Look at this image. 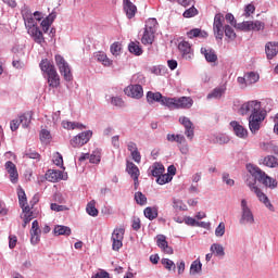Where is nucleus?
I'll return each mask as SVG.
<instances>
[{"mask_svg":"<svg viewBox=\"0 0 278 278\" xmlns=\"http://www.w3.org/2000/svg\"><path fill=\"white\" fill-rule=\"evenodd\" d=\"M125 238V228H115L113 230L111 240L113 251H119L123 249V239Z\"/></svg>","mask_w":278,"mask_h":278,"instance_id":"9","label":"nucleus"},{"mask_svg":"<svg viewBox=\"0 0 278 278\" xmlns=\"http://www.w3.org/2000/svg\"><path fill=\"white\" fill-rule=\"evenodd\" d=\"M157 27V20L155 18H149L147 22H146V30L148 31H153L155 34V29Z\"/></svg>","mask_w":278,"mask_h":278,"instance_id":"49","label":"nucleus"},{"mask_svg":"<svg viewBox=\"0 0 278 278\" xmlns=\"http://www.w3.org/2000/svg\"><path fill=\"white\" fill-rule=\"evenodd\" d=\"M53 163L55 164V166H64V159L62 157V154H60V152L54 153Z\"/></svg>","mask_w":278,"mask_h":278,"instance_id":"56","label":"nucleus"},{"mask_svg":"<svg viewBox=\"0 0 278 278\" xmlns=\"http://www.w3.org/2000/svg\"><path fill=\"white\" fill-rule=\"evenodd\" d=\"M126 172L130 175L131 179L140 177V168H138L134 162H127Z\"/></svg>","mask_w":278,"mask_h":278,"instance_id":"28","label":"nucleus"},{"mask_svg":"<svg viewBox=\"0 0 278 278\" xmlns=\"http://www.w3.org/2000/svg\"><path fill=\"white\" fill-rule=\"evenodd\" d=\"M130 155L136 164H140V162H142V155L140 154V151L136 150L135 152H130Z\"/></svg>","mask_w":278,"mask_h":278,"instance_id":"59","label":"nucleus"},{"mask_svg":"<svg viewBox=\"0 0 278 278\" xmlns=\"http://www.w3.org/2000/svg\"><path fill=\"white\" fill-rule=\"evenodd\" d=\"M178 50L180 51L185 60H192V58H194V53L192 52V46H190V42L188 41H181L178 45Z\"/></svg>","mask_w":278,"mask_h":278,"instance_id":"15","label":"nucleus"},{"mask_svg":"<svg viewBox=\"0 0 278 278\" xmlns=\"http://www.w3.org/2000/svg\"><path fill=\"white\" fill-rule=\"evenodd\" d=\"M46 179L52 184H55V181H60V179H62V172L58 169H49L46 173Z\"/></svg>","mask_w":278,"mask_h":278,"instance_id":"24","label":"nucleus"},{"mask_svg":"<svg viewBox=\"0 0 278 278\" xmlns=\"http://www.w3.org/2000/svg\"><path fill=\"white\" fill-rule=\"evenodd\" d=\"M54 236H71L72 230L68 226L58 225L53 229Z\"/></svg>","mask_w":278,"mask_h":278,"instance_id":"31","label":"nucleus"},{"mask_svg":"<svg viewBox=\"0 0 278 278\" xmlns=\"http://www.w3.org/2000/svg\"><path fill=\"white\" fill-rule=\"evenodd\" d=\"M249 113H251L250 116H257L260 114H264V112H262V102L257 100H252L243 103L239 109V114L241 116H245V114Z\"/></svg>","mask_w":278,"mask_h":278,"instance_id":"3","label":"nucleus"},{"mask_svg":"<svg viewBox=\"0 0 278 278\" xmlns=\"http://www.w3.org/2000/svg\"><path fill=\"white\" fill-rule=\"evenodd\" d=\"M156 244L157 247L163 250L167 255H173L174 251L170 245H168V241H166V236L159 235L156 237Z\"/></svg>","mask_w":278,"mask_h":278,"instance_id":"17","label":"nucleus"},{"mask_svg":"<svg viewBox=\"0 0 278 278\" xmlns=\"http://www.w3.org/2000/svg\"><path fill=\"white\" fill-rule=\"evenodd\" d=\"M123 5H124V12L127 18L129 20L134 18V16H136V13L138 12V8L136 7V4H134L131 0H124Z\"/></svg>","mask_w":278,"mask_h":278,"instance_id":"19","label":"nucleus"},{"mask_svg":"<svg viewBox=\"0 0 278 278\" xmlns=\"http://www.w3.org/2000/svg\"><path fill=\"white\" fill-rule=\"evenodd\" d=\"M91 278H110V274L105 270H101L97 273L94 276H92Z\"/></svg>","mask_w":278,"mask_h":278,"instance_id":"64","label":"nucleus"},{"mask_svg":"<svg viewBox=\"0 0 278 278\" xmlns=\"http://www.w3.org/2000/svg\"><path fill=\"white\" fill-rule=\"evenodd\" d=\"M48 86L50 88H60V74L54 72L52 74H48Z\"/></svg>","mask_w":278,"mask_h":278,"instance_id":"26","label":"nucleus"},{"mask_svg":"<svg viewBox=\"0 0 278 278\" xmlns=\"http://www.w3.org/2000/svg\"><path fill=\"white\" fill-rule=\"evenodd\" d=\"M62 127L64 129H86V126H84V124H79L77 122H68V121H63Z\"/></svg>","mask_w":278,"mask_h":278,"instance_id":"35","label":"nucleus"},{"mask_svg":"<svg viewBox=\"0 0 278 278\" xmlns=\"http://www.w3.org/2000/svg\"><path fill=\"white\" fill-rule=\"evenodd\" d=\"M197 14H199V10H197L194 7H191L184 12L182 16L185 18H192L193 16H197Z\"/></svg>","mask_w":278,"mask_h":278,"instance_id":"52","label":"nucleus"},{"mask_svg":"<svg viewBox=\"0 0 278 278\" xmlns=\"http://www.w3.org/2000/svg\"><path fill=\"white\" fill-rule=\"evenodd\" d=\"M223 23H225V15L223 13L215 14L214 23H213V31L216 38L219 40H223L225 36V26H223Z\"/></svg>","mask_w":278,"mask_h":278,"instance_id":"7","label":"nucleus"},{"mask_svg":"<svg viewBox=\"0 0 278 278\" xmlns=\"http://www.w3.org/2000/svg\"><path fill=\"white\" fill-rule=\"evenodd\" d=\"M128 50L130 53H134V55H142V48L140 47V42L131 41L128 45Z\"/></svg>","mask_w":278,"mask_h":278,"instance_id":"42","label":"nucleus"},{"mask_svg":"<svg viewBox=\"0 0 278 278\" xmlns=\"http://www.w3.org/2000/svg\"><path fill=\"white\" fill-rule=\"evenodd\" d=\"M203 270V264H201L200 260H195L191 263L190 266V275H199Z\"/></svg>","mask_w":278,"mask_h":278,"instance_id":"41","label":"nucleus"},{"mask_svg":"<svg viewBox=\"0 0 278 278\" xmlns=\"http://www.w3.org/2000/svg\"><path fill=\"white\" fill-rule=\"evenodd\" d=\"M255 12V5H253V4H248L247 7H245V14H244V16L247 17V18H249V16H251V14H253Z\"/></svg>","mask_w":278,"mask_h":278,"instance_id":"62","label":"nucleus"},{"mask_svg":"<svg viewBox=\"0 0 278 278\" xmlns=\"http://www.w3.org/2000/svg\"><path fill=\"white\" fill-rule=\"evenodd\" d=\"M17 197L20 207H27V194H25V190H23V188L17 189Z\"/></svg>","mask_w":278,"mask_h":278,"instance_id":"44","label":"nucleus"},{"mask_svg":"<svg viewBox=\"0 0 278 278\" xmlns=\"http://www.w3.org/2000/svg\"><path fill=\"white\" fill-rule=\"evenodd\" d=\"M264 27H266V24L260 21H245L237 24V29L241 31H262Z\"/></svg>","mask_w":278,"mask_h":278,"instance_id":"6","label":"nucleus"},{"mask_svg":"<svg viewBox=\"0 0 278 278\" xmlns=\"http://www.w3.org/2000/svg\"><path fill=\"white\" fill-rule=\"evenodd\" d=\"M164 170H165L164 165L157 162L150 167V173L152 177H156V178H159L160 175L164 174Z\"/></svg>","mask_w":278,"mask_h":278,"instance_id":"29","label":"nucleus"},{"mask_svg":"<svg viewBox=\"0 0 278 278\" xmlns=\"http://www.w3.org/2000/svg\"><path fill=\"white\" fill-rule=\"evenodd\" d=\"M245 78H247L248 86H251V85L257 84V81H260V74H257L255 72H249L245 74Z\"/></svg>","mask_w":278,"mask_h":278,"instance_id":"43","label":"nucleus"},{"mask_svg":"<svg viewBox=\"0 0 278 278\" xmlns=\"http://www.w3.org/2000/svg\"><path fill=\"white\" fill-rule=\"evenodd\" d=\"M167 141L184 144L186 142V137L184 135L167 134Z\"/></svg>","mask_w":278,"mask_h":278,"instance_id":"40","label":"nucleus"},{"mask_svg":"<svg viewBox=\"0 0 278 278\" xmlns=\"http://www.w3.org/2000/svg\"><path fill=\"white\" fill-rule=\"evenodd\" d=\"M216 238H223L225 236V223H219V225L215 229Z\"/></svg>","mask_w":278,"mask_h":278,"instance_id":"57","label":"nucleus"},{"mask_svg":"<svg viewBox=\"0 0 278 278\" xmlns=\"http://www.w3.org/2000/svg\"><path fill=\"white\" fill-rule=\"evenodd\" d=\"M55 64L65 81H73V72H71V65L61 54H55L54 56Z\"/></svg>","mask_w":278,"mask_h":278,"instance_id":"4","label":"nucleus"},{"mask_svg":"<svg viewBox=\"0 0 278 278\" xmlns=\"http://www.w3.org/2000/svg\"><path fill=\"white\" fill-rule=\"evenodd\" d=\"M96 58L98 62H101V64H103V66H112L113 64V61L108 58V54H105V52H98L96 54Z\"/></svg>","mask_w":278,"mask_h":278,"instance_id":"36","label":"nucleus"},{"mask_svg":"<svg viewBox=\"0 0 278 278\" xmlns=\"http://www.w3.org/2000/svg\"><path fill=\"white\" fill-rule=\"evenodd\" d=\"M135 201L138 205H147V195L138 191L135 193Z\"/></svg>","mask_w":278,"mask_h":278,"instance_id":"51","label":"nucleus"},{"mask_svg":"<svg viewBox=\"0 0 278 278\" xmlns=\"http://www.w3.org/2000/svg\"><path fill=\"white\" fill-rule=\"evenodd\" d=\"M86 212L89 214V216H99V210H97V201L91 200L87 204Z\"/></svg>","mask_w":278,"mask_h":278,"instance_id":"39","label":"nucleus"},{"mask_svg":"<svg viewBox=\"0 0 278 278\" xmlns=\"http://www.w3.org/2000/svg\"><path fill=\"white\" fill-rule=\"evenodd\" d=\"M225 87H216L206 97V99H220L225 94Z\"/></svg>","mask_w":278,"mask_h":278,"instance_id":"34","label":"nucleus"},{"mask_svg":"<svg viewBox=\"0 0 278 278\" xmlns=\"http://www.w3.org/2000/svg\"><path fill=\"white\" fill-rule=\"evenodd\" d=\"M18 242V239L16 236H10L9 237V249H14L16 247V243Z\"/></svg>","mask_w":278,"mask_h":278,"instance_id":"63","label":"nucleus"},{"mask_svg":"<svg viewBox=\"0 0 278 278\" xmlns=\"http://www.w3.org/2000/svg\"><path fill=\"white\" fill-rule=\"evenodd\" d=\"M266 118V114L261 113L258 115H250L249 116V128L251 134H256L262 128V123Z\"/></svg>","mask_w":278,"mask_h":278,"instance_id":"10","label":"nucleus"},{"mask_svg":"<svg viewBox=\"0 0 278 278\" xmlns=\"http://www.w3.org/2000/svg\"><path fill=\"white\" fill-rule=\"evenodd\" d=\"M211 251L218 255L219 257H223L225 255V248L218 243H214L211 245Z\"/></svg>","mask_w":278,"mask_h":278,"instance_id":"47","label":"nucleus"},{"mask_svg":"<svg viewBox=\"0 0 278 278\" xmlns=\"http://www.w3.org/2000/svg\"><path fill=\"white\" fill-rule=\"evenodd\" d=\"M39 67L47 76L58 72V70H55V65H53L49 59L41 60Z\"/></svg>","mask_w":278,"mask_h":278,"instance_id":"21","label":"nucleus"},{"mask_svg":"<svg viewBox=\"0 0 278 278\" xmlns=\"http://www.w3.org/2000/svg\"><path fill=\"white\" fill-rule=\"evenodd\" d=\"M153 40H155V33L144 29L143 36L141 38L142 45H153Z\"/></svg>","mask_w":278,"mask_h":278,"instance_id":"33","label":"nucleus"},{"mask_svg":"<svg viewBox=\"0 0 278 278\" xmlns=\"http://www.w3.org/2000/svg\"><path fill=\"white\" fill-rule=\"evenodd\" d=\"M18 121L22 127H29V124L31 123V115H29V113L23 114L20 116Z\"/></svg>","mask_w":278,"mask_h":278,"instance_id":"48","label":"nucleus"},{"mask_svg":"<svg viewBox=\"0 0 278 278\" xmlns=\"http://www.w3.org/2000/svg\"><path fill=\"white\" fill-rule=\"evenodd\" d=\"M169 181H173L170 174H162L156 178V184L160 186H164V184H168Z\"/></svg>","mask_w":278,"mask_h":278,"instance_id":"46","label":"nucleus"},{"mask_svg":"<svg viewBox=\"0 0 278 278\" xmlns=\"http://www.w3.org/2000/svg\"><path fill=\"white\" fill-rule=\"evenodd\" d=\"M223 181L227 185V186H233L236 184V181L231 178H229V174L224 173L223 174Z\"/></svg>","mask_w":278,"mask_h":278,"instance_id":"61","label":"nucleus"},{"mask_svg":"<svg viewBox=\"0 0 278 278\" xmlns=\"http://www.w3.org/2000/svg\"><path fill=\"white\" fill-rule=\"evenodd\" d=\"M51 138V132L47 129H42L40 132V140L41 142H45L46 140H49Z\"/></svg>","mask_w":278,"mask_h":278,"instance_id":"60","label":"nucleus"},{"mask_svg":"<svg viewBox=\"0 0 278 278\" xmlns=\"http://www.w3.org/2000/svg\"><path fill=\"white\" fill-rule=\"evenodd\" d=\"M4 167L9 174L11 182L16 184L18 181V170L16 169V165L12 161H8L4 164Z\"/></svg>","mask_w":278,"mask_h":278,"instance_id":"16","label":"nucleus"},{"mask_svg":"<svg viewBox=\"0 0 278 278\" xmlns=\"http://www.w3.org/2000/svg\"><path fill=\"white\" fill-rule=\"evenodd\" d=\"M53 21H55V15H53V14H50L49 16H47L46 18L42 20L41 27H42L45 34H47V31H49V27H51V25H53Z\"/></svg>","mask_w":278,"mask_h":278,"instance_id":"37","label":"nucleus"},{"mask_svg":"<svg viewBox=\"0 0 278 278\" xmlns=\"http://www.w3.org/2000/svg\"><path fill=\"white\" fill-rule=\"evenodd\" d=\"M161 264L166 268V270H175V262L170 261L169 258H162Z\"/></svg>","mask_w":278,"mask_h":278,"instance_id":"54","label":"nucleus"},{"mask_svg":"<svg viewBox=\"0 0 278 278\" xmlns=\"http://www.w3.org/2000/svg\"><path fill=\"white\" fill-rule=\"evenodd\" d=\"M111 103L115 108H124L125 106V101H123V98H121V97H112L111 98Z\"/></svg>","mask_w":278,"mask_h":278,"instance_id":"55","label":"nucleus"},{"mask_svg":"<svg viewBox=\"0 0 278 278\" xmlns=\"http://www.w3.org/2000/svg\"><path fill=\"white\" fill-rule=\"evenodd\" d=\"M124 92L131 99H142L144 97V90L140 85H130L124 89Z\"/></svg>","mask_w":278,"mask_h":278,"instance_id":"12","label":"nucleus"},{"mask_svg":"<svg viewBox=\"0 0 278 278\" xmlns=\"http://www.w3.org/2000/svg\"><path fill=\"white\" fill-rule=\"evenodd\" d=\"M110 51H111L112 55H114L115 58H118V55L123 51V45L118 41H115L111 45Z\"/></svg>","mask_w":278,"mask_h":278,"instance_id":"45","label":"nucleus"},{"mask_svg":"<svg viewBox=\"0 0 278 278\" xmlns=\"http://www.w3.org/2000/svg\"><path fill=\"white\" fill-rule=\"evenodd\" d=\"M255 223V216H253V211L249 207V203L245 199L241 200V225H253Z\"/></svg>","mask_w":278,"mask_h":278,"instance_id":"5","label":"nucleus"},{"mask_svg":"<svg viewBox=\"0 0 278 278\" xmlns=\"http://www.w3.org/2000/svg\"><path fill=\"white\" fill-rule=\"evenodd\" d=\"M230 127H232L233 132L238 138H247V136H249V131L237 121L230 122Z\"/></svg>","mask_w":278,"mask_h":278,"instance_id":"22","label":"nucleus"},{"mask_svg":"<svg viewBox=\"0 0 278 278\" xmlns=\"http://www.w3.org/2000/svg\"><path fill=\"white\" fill-rule=\"evenodd\" d=\"M178 122L182 127H185V136L188 138V140H193L194 139V124L190 118L186 116H180Z\"/></svg>","mask_w":278,"mask_h":278,"instance_id":"11","label":"nucleus"},{"mask_svg":"<svg viewBox=\"0 0 278 278\" xmlns=\"http://www.w3.org/2000/svg\"><path fill=\"white\" fill-rule=\"evenodd\" d=\"M41 233H42V230L40 229V225L38 224V220L35 219L30 228V243L38 244V242H40Z\"/></svg>","mask_w":278,"mask_h":278,"instance_id":"14","label":"nucleus"},{"mask_svg":"<svg viewBox=\"0 0 278 278\" xmlns=\"http://www.w3.org/2000/svg\"><path fill=\"white\" fill-rule=\"evenodd\" d=\"M22 16L27 27V31L29 30L30 27H38V25H36V20H34V16L29 12V10H22Z\"/></svg>","mask_w":278,"mask_h":278,"instance_id":"23","label":"nucleus"},{"mask_svg":"<svg viewBox=\"0 0 278 278\" xmlns=\"http://www.w3.org/2000/svg\"><path fill=\"white\" fill-rule=\"evenodd\" d=\"M143 214L149 220H155L157 218V207L148 206L144 208Z\"/></svg>","mask_w":278,"mask_h":278,"instance_id":"38","label":"nucleus"},{"mask_svg":"<svg viewBox=\"0 0 278 278\" xmlns=\"http://www.w3.org/2000/svg\"><path fill=\"white\" fill-rule=\"evenodd\" d=\"M262 164L267 166L268 168H277L278 166V159L277 156L267 155L263 159Z\"/></svg>","mask_w":278,"mask_h":278,"instance_id":"30","label":"nucleus"},{"mask_svg":"<svg viewBox=\"0 0 278 278\" xmlns=\"http://www.w3.org/2000/svg\"><path fill=\"white\" fill-rule=\"evenodd\" d=\"M265 53L267 55V60H273L276 58L278 53V42L277 41H269L265 45Z\"/></svg>","mask_w":278,"mask_h":278,"instance_id":"20","label":"nucleus"},{"mask_svg":"<svg viewBox=\"0 0 278 278\" xmlns=\"http://www.w3.org/2000/svg\"><path fill=\"white\" fill-rule=\"evenodd\" d=\"M23 210V227H27L28 223H31V220L34 219V212H31V210L29 208V205H26L24 207H22Z\"/></svg>","mask_w":278,"mask_h":278,"instance_id":"27","label":"nucleus"},{"mask_svg":"<svg viewBox=\"0 0 278 278\" xmlns=\"http://www.w3.org/2000/svg\"><path fill=\"white\" fill-rule=\"evenodd\" d=\"M168 97L162 96L160 92H153L148 91L147 92V101L148 103H161V105H165V108H168V103H166V100H168Z\"/></svg>","mask_w":278,"mask_h":278,"instance_id":"13","label":"nucleus"},{"mask_svg":"<svg viewBox=\"0 0 278 278\" xmlns=\"http://www.w3.org/2000/svg\"><path fill=\"white\" fill-rule=\"evenodd\" d=\"M168 110H190L194 101L190 97L169 98L165 100Z\"/></svg>","mask_w":278,"mask_h":278,"instance_id":"2","label":"nucleus"},{"mask_svg":"<svg viewBox=\"0 0 278 278\" xmlns=\"http://www.w3.org/2000/svg\"><path fill=\"white\" fill-rule=\"evenodd\" d=\"M188 38H207V31L200 28H193L187 33Z\"/></svg>","mask_w":278,"mask_h":278,"instance_id":"32","label":"nucleus"},{"mask_svg":"<svg viewBox=\"0 0 278 278\" xmlns=\"http://www.w3.org/2000/svg\"><path fill=\"white\" fill-rule=\"evenodd\" d=\"M224 33L226 38H229V40H236V31L231 26L229 25L224 26Z\"/></svg>","mask_w":278,"mask_h":278,"instance_id":"50","label":"nucleus"},{"mask_svg":"<svg viewBox=\"0 0 278 278\" xmlns=\"http://www.w3.org/2000/svg\"><path fill=\"white\" fill-rule=\"evenodd\" d=\"M90 164H99L101 162V152L93 151L91 155H89Z\"/></svg>","mask_w":278,"mask_h":278,"instance_id":"53","label":"nucleus"},{"mask_svg":"<svg viewBox=\"0 0 278 278\" xmlns=\"http://www.w3.org/2000/svg\"><path fill=\"white\" fill-rule=\"evenodd\" d=\"M247 170L250 173V175H252V177H249L245 181L251 192H254L258 201H261V203H264V205L267 206L270 212H275V206H273V203H270L268 197L265 195V193L262 192V189H260L255 185L257 184V181H260V184H263L265 188L275 190V188H277L278 186L277 179L268 176L266 172L262 170V168L257 167V165L251 163L247 165Z\"/></svg>","mask_w":278,"mask_h":278,"instance_id":"1","label":"nucleus"},{"mask_svg":"<svg viewBox=\"0 0 278 278\" xmlns=\"http://www.w3.org/2000/svg\"><path fill=\"white\" fill-rule=\"evenodd\" d=\"M201 53L204 55L206 62H216L218 60V55L213 49L201 48Z\"/></svg>","mask_w":278,"mask_h":278,"instance_id":"25","label":"nucleus"},{"mask_svg":"<svg viewBox=\"0 0 278 278\" xmlns=\"http://www.w3.org/2000/svg\"><path fill=\"white\" fill-rule=\"evenodd\" d=\"M27 31L29 36L33 37L34 41L37 42V45H42V42H45V36L38 26H33L28 28Z\"/></svg>","mask_w":278,"mask_h":278,"instance_id":"18","label":"nucleus"},{"mask_svg":"<svg viewBox=\"0 0 278 278\" xmlns=\"http://www.w3.org/2000/svg\"><path fill=\"white\" fill-rule=\"evenodd\" d=\"M90 138H92L91 130L83 131L71 140V144L74 149H79L84 147V144H88V142H90Z\"/></svg>","mask_w":278,"mask_h":278,"instance_id":"8","label":"nucleus"},{"mask_svg":"<svg viewBox=\"0 0 278 278\" xmlns=\"http://www.w3.org/2000/svg\"><path fill=\"white\" fill-rule=\"evenodd\" d=\"M50 208L52 212H66L68 207L66 205H59L58 203H51Z\"/></svg>","mask_w":278,"mask_h":278,"instance_id":"58","label":"nucleus"}]
</instances>
